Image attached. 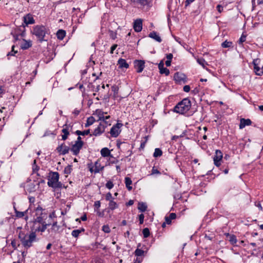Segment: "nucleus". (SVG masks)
<instances>
[{"label":"nucleus","instance_id":"1","mask_svg":"<svg viewBox=\"0 0 263 263\" xmlns=\"http://www.w3.org/2000/svg\"><path fill=\"white\" fill-rule=\"evenodd\" d=\"M18 237L23 246L27 250L32 246V243L37 241L36 235L35 232L29 233L25 231L20 230Z\"/></svg>","mask_w":263,"mask_h":263},{"label":"nucleus","instance_id":"2","mask_svg":"<svg viewBox=\"0 0 263 263\" xmlns=\"http://www.w3.org/2000/svg\"><path fill=\"white\" fill-rule=\"evenodd\" d=\"M32 33L37 39L39 43H41L44 41H47L46 39V35L49 33V29L44 25H36L33 27Z\"/></svg>","mask_w":263,"mask_h":263},{"label":"nucleus","instance_id":"3","mask_svg":"<svg viewBox=\"0 0 263 263\" xmlns=\"http://www.w3.org/2000/svg\"><path fill=\"white\" fill-rule=\"evenodd\" d=\"M191 107L190 100L186 98L179 102L174 108V111L180 114H186Z\"/></svg>","mask_w":263,"mask_h":263},{"label":"nucleus","instance_id":"4","mask_svg":"<svg viewBox=\"0 0 263 263\" xmlns=\"http://www.w3.org/2000/svg\"><path fill=\"white\" fill-rule=\"evenodd\" d=\"M59 174L57 172H50L48 176L47 184L53 189H61L63 184L59 181Z\"/></svg>","mask_w":263,"mask_h":263},{"label":"nucleus","instance_id":"5","mask_svg":"<svg viewBox=\"0 0 263 263\" xmlns=\"http://www.w3.org/2000/svg\"><path fill=\"white\" fill-rule=\"evenodd\" d=\"M43 208L39 205L35 209L36 218L34 219V223H39L40 224H44L45 221L48 218V214L46 213Z\"/></svg>","mask_w":263,"mask_h":263},{"label":"nucleus","instance_id":"6","mask_svg":"<svg viewBox=\"0 0 263 263\" xmlns=\"http://www.w3.org/2000/svg\"><path fill=\"white\" fill-rule=\"evenodd\" d=\"M68 121L63 125V128L62 129V133L63 134L62 135V139L64 141L66 140L68 136L69 135V132L72 130L73 125L71 124H68Z\"/></svg>","mask_w":263,"mask_h":263},{"label":"nucleus","instance_id":"7","mask_svg":"<svg viewBox=\"0 0 263 263\" xmlns=\"http://www.w3.org/2000/svg\"><path fill=\"white\" fill-rule=\"evenodd\" d=\"M122 126V123H117L115 125H114L110 130L111 136L113 137H117L121 132V130L119 129Z\"/></svg>","mask_w":263,"mask_h":263},{"label":"nucleus","instance_id":"8","mask_svg":"<svg viewBox=\"0 0 263 263\" xmlns=\"http://www.w3.org/2000/svg\"><path fill=\"white\" fill-rule=\"evenodd\" d=\"M134 65L136 72L138 73H141L145 67V62L144 60H135L134 61Z\"/></svg>","mask_w":263,"mask_h":263},{"label":"nucleus","instance_id":"9","mask_svg":"<svg viewBox=\"0 0 263 263\" xmlns=\"http://www.w3.org/2000/svg\"><path fill=\"white\" fill-rule=\"evenodd\" d=\"M260 60L259 59H254L253 61L254 70L256 74L261 76L263 74V67L261 68L259 66Z\"/></svg>","mask_w":263,"mask_h":263},{"label":"nucleus","instance_id":"10","mask_svg":"<svg viewBox=\"0 0 263 263\" xmlns=\"http://www.w3.org/2000/svg\"><path fill=\"white\" fill-rule=\"evenodd\" d=\"M222 157L223 154L221 151L220 150H216L215 152V154L213 158L214 164L216 166H220V161L222 160Z\"/></svg>","mask_w":263,"mask_h":263},{"label":"nucleus","instance_id":"11","mask_svg":"<svg viewBox=\"0 0 263 263\" xmlns=\"http://www.w3.org/2000/svg\"><path fill=\"white\" fill-rule=\"evenodd\" d=\"M56 151L60 155H65L69 153L70 148L63 143L56 148Z\"/></svg>","mask_w":263,"mask_h":263},{"label":"nucleus","instance_id":"12","mask_svg":"<svg viewBox=\"0 0 263 263\" xmlns=\"http://www.w3.org/2000/svg\"><path fill=\"white\" fill-rule=\"evenodd\" d=\"M83 144L75 142L74 144L72 145L71 147L70 148V151L72 153L73 155L77 156L79 154L80 150L83 147Z\"/></svg>","mask_w":263,"mask_h":263},{"label":"nucleus","instance_id":"13","mask_svg":"<svg viewBox=\"0 0 263 263\" xmlns=\"http://www.w3.org/2000/svg\"><path fill=\"white\" fill-rule=\"evenodd\" d=\"M133 28L136 32H140L142 29V20L141 19H137L135 21Z\"/></svg>","mask_w":263,"mask_h":263},{"label":"nucleus","instance_id":"14","mask_svg":"<svg viewBox=\"0 0 263 263\" xmlns=\"http://www.w3.org/2000/svg\"><path fill=\"white\" fill-rule=\"evenodd\" d=\"M24 22L26 25L27 26L29 24H33L35 23V20L32 14L28 13L23 17Z\"/></svg>","mask_w":263,"mask_h":263},{"label":"nucleus","instance_id":"15","mask_svg":"<svg viewBox=\"0 0 263 263\" xmlns=\"http://www.w3.org/2000/svg\"><path fill=\"white\" fill-rule=\"evenodd\" d=\"M174 80L178 83H181L182 82H183V83H185L186 82L185 76L183 73L176 72L174 74Z\"/></svg>","mask_w":263,"mask_h":263},{"label":"nucleus","instance_id":"16","mask_svg":"<svg viewBox=\"0 0 263 263\" xmlns=\"http://www.w3.org/2000/svg\"><path fill=\"white\" fill-rule=\"evenodd\" d=\"M105 132L104 127L103 125L102 124H99L98 126L94 130L92 134H90V136H98L101 135Z\"/></svg>","mask_w":263,"mask_h":263},{"label":"nucleus","instance_id":"17","mask_svg":"<svg viewBox=\"0 0 263 263\" xmlns=\"http://www.w3.org/2000/svg\"><path fill=\"white\" fill-rule=\"evenodd\" d=\"M252 123V121L249 119H244L242 118L240 119V124H239V128L242 129L243 128L246 126L250 125Z\"/></svg>","mask_w":263,"mask_h":263},{"label":"nucleus","instance_id":"18","mask_svg":"<svg viewBox=\"0 0 263 263\" xmlns=\"http://www.w3.org/2000/svg\"><path fill=\"white\" fill-rule=\"evenodd\" d=\"M11 34H18V35H20L21 37H24L26 34L25 26H20L19 28L15 29L14 32H12Z\"/></svg>","mask_w":263,"mask_h":263},{"label":"nucleus","instance_id":"19","mask_svg":"<svg viewBox=\"0 0 263 263\" xmlns=\"http://www.w3.org/2000/svg\"><path fill=\"white\" fill-rule=\"evenodd\" d=\"M226 235L227 239L231 245H234L236 244L237 242V238L235 235L233 234H230L229 233H227Z\"/></svg>","mask_w":263,"mask_h":263},{"label":"nucleus","instance_id":"20","mask_svg":"<svg viewBox=\"0 0 263 263\" xmlns=\"http://www.w3.org/2000/svg\"><path fill=\"white\" fill-rule=\"evenodd\" d=\"M101 155L103 157H106L110 156L113 157L112 155L110 153V150L107 147H104L101 150Z\"/></svg>","mask_w":263,"mask_h":263},{"label":"nucleus","instance_id":"21","mask_svg":"<svg viewBox=\"0 0 263 263\" xmlns=\"http://www.w3.org/2000/svg\"><path fill=\"white\" fill-rule=\"evenodd\" d=\"M24 43L21 45V49L26 50L32 46V42L31 41H27L23 39Z\"/></svg>","mask_w":263,"mask_h":263},{"label":"nucleus","instance_id":"22","mask_svg":"<svg viewBox=\"0 0 263 263\" xmlns=\"http://www.w3.org/2000/svg\"><path fill=\"white\" fill-rule=\"evenodd\" d=\"M148 36L151 38L154 39L159 43H161L162 42V40L160 36H159V35L157 34V33L156 31H154L151 32L149 34Z\"/></svg>","mask_w":263,"mask_h":263},{"label":"nucleus","instance_id":"23","mask_svg":"<svg viewBox=\"0 0 263 263\" xmlns=\"http://www.w3.org/2000/svg\"><path fill=\"white\" fill-rule=\"evenodd\" d=\"M118 64L119 65V67L121 68H128L129 67V65L126 62V60L122 58H120L118 60Z\"/></svg>","mask_w":263,"mask_h":263},{"label":"nucleus","instance_id":"24","mask_svg":"<svg viewBox=\"0 0 263 263\" xmlns=\"http://www.w3.org/2000/svg\"><path fill=\"white\" fill-rule=\"evenodd\" d=\"M135 255L137 256L136 259L138 258L140 259V263L142 261V256L144 255V251L141 249L137 248L135 251Z\"/></svg>","mask_w":263,"mask_h":263},{"label":"nucleus","instance_id":"25","mask_svg":"<svg viewBox=\"0 0 263 263\" xmlns=\"http://www.w3.org/2000/svg\"><path fill=\"white\" fill-rule=\"evenodd\" d=\"M176 218V214L174 213H171L169 216L165 217V220L167 224H170L172 222V220Z\"/></svg>","mask_w":263,"mask_h":263},{"label":"nucleus","instance_id":"26","mask_svg":"<svg viewBox=\"0 0 263 263\" xmlns=\"http://www.w3.org/2000/svg\"><path fill=\"white\" fill-rule=\"evenodd\" d=\"M66 31L63 29H59L57 32V37L60 40H62L66 35Z\"/></svg>","mask_w":263,"mask_h":263},{"label":"nucleus","instance_id":"27","mask_svg":"<svg viewBox=\"0 0 263 263\" xmlns=\"http://www.w3.org/2000/svg\"><path fill=\"white\" fill-rule=\"evenodd\" d=\"M53 217H56L54 213L53 212L48 215V218L47 220L45 221V223L47 224V226L51 225Z\"/></svg>","mask_w":263,"mask_h":263},{"label":"nucleus","instance_id":"28","mask_svg":"<svg viewBox=\"0 0 263 263\" xmlns=\"http://www.w3.org/2000/svg\"><path fill=\"white\" fill-rule=\"evenodd\" d=\"M84 231L85 229L84 228L74 230L71 232V235L74 238H77L78 237L80 233H81L82 232H84Z\"/></svg>","mask_w":263,"mask_h":263},{"label":"nucleus","instance_id":"29","mask_svg":"<svg viewBox=\"0 0 263 263\" xmlns=\"http://www.w3.org/2000/svg\"><path fill=\"white\" fill-rule=\"evenodd\" d=\"M125 183L127 190L128 191H131L133 189L132 186H130V185L132 184V181L129 177H126L125 178Z\"/></svg>","mask_w":263,"mask_h":263},{"label":"nucleus","instance_id":"30","mask_svg":"<svg viewBox=\"0 0 263 263\" xmlns=\"http://www.w3.org/2000/svg\"><path fill=\"white\" fill-rule=\"evenodd\" d=\"M147 205L144 202H139L138 205V209L141 212H145L147 209Z\"/></svg>","mask_w":263,"mask_h":263},{"label":"nucleus","instance_id":"31","mask_svg":"<svg viewBox=\"0 0 263 263\" xmlns=\"http://www.w3.org/2000/svg\"><path fill=\"white\" fill-rule=\"evenodd\" d=\"M133 3L140 5L142 6L147 5L149 2L148 0H133Z\"/></svg>","mask_w":263,"mask_h":263},{"label":"nucleus","instance_id":"32","mask_svg":"<svg viewBox=\"0 0 263 263\" xmlns=\"http://www.w3.org/2000/svg\"><path fill=\"white\" fill-rule=\"evenodd\" d=\"M95 122V119L93 117L91 116L87 118L86 123L85 124V127H87L91 125Z\"/></svg>","mask_w":263,"mask_h":263},{"label":"nucleus","instance_id":"33","mask_svg":"<svg viewBox=\"0 0 263 263\" xmlns=\"http://www.w3.org/2000/svg\"><path fill=\"white\" fill-rule=\"evenodd\" d=\"M233 42L231 41H228L227 40H226L224 42H223L221 44V47L222 48H230L233 47Z\"/></svg>","mask_w":263,"mask_h":263},{"label":"nucleus","instance_id":"34","mask_svg":"<svg viewBox=\"0 0 263 263\" xmlns=\"http://www.w3.org/2000/svg\"><path fill=\"white\" fill-rule=\"evenodd\" d=\"M197 63L202 66V67L205 68L206 65H208V63L205 61V60L203 58H198L197 59Z\"/></svg>","mask_w":263,"mask_h":263},{"label":"nucleus","instance_id":"35","mask_svg":"<svg viewBox=\"0 0 263 263\" xmlns=\"http://www.w3.org/2000/svg\"><path fill=\"white\" fill-rule=\"evenodd\" d=\"M95 168L94 170L95 173H98L101 170H103L104 169V166L101 167V165L98 162H96L95 164Z\"/></svg>","mask_w":263,"mask_h":263},{"label":"nucleus","instance_id":"36","mask_svg":"<svg viewBox=\"0 0 263 263\" xmlns=\"http://www.w3.org/2000/svg\"><path fill=\"white\" fill-rule=\"evenodd\" d=\"M75 134L78 136H85L88 135L90 134V129L85 130L84 131L77 130L75 132Z\"/></svg>","mask_w":263,"mask_h":263},{"label":"nucleus","instance_id":"37","mask_svg":"<svg viewBox=\"0 0 263 263\" xmlns=\"http://www.w3.org/2000/svg\"><path fill=\"white\" fill-rule=\"evenodd\" d=\"M162 155V151L159 148H156L155 149V152L153 154L154 157L157 158Z\"/></svg>","mask_w":263,"mask_h":263},{"label":"nucleus","instance_id":"38","mask_svg":"<svg viewBox=\"0 0 263 263\" xmlns=\"http://www.w3.org/2000/svg\"><path fill=\"white\" fill-rule=\"evenodd\" d=\"M108 208L111 210H114L118 208V205L114 200H110L108 204Z\"/></svg>","mask_w":263,"mask_h":263},{"label":"nucleus","instance_id":"39","mask_svg":"<svg viewBox=\"0 0 263 263\" xmlns=\"http://www.w3.org/2000/svg\"><path fill=\"white\" fill-rule=\"evenodd\" d=\"M36 160H34L33 163L32 164V171L33 173H36L37 176H40L39 174L37 173V171L39 170L40 167L36 164Z\"/></svg>","mask_w":263,"mask_h":263},{"label":"nucleus","instance_id":"40","mask_svg":"<svg viewBox=\"0 0 263 263\" xmlns=\"http://www.w3.org/2000/svg\"><path fill=\"white\" fill-rule=\"evenodd\" d=\"M96 114L98 115L99 117V120H102V119H104V114H106V112H104L102 111L101 110L97 109L96 111Z\"/></svg>","mask_w":263,"mask_h":263},{"label":"nucleus","instance_id":"41","mask_svg":"<svg viewBox=\"0 0 263 263\" xmlns=\"http://www.w3.org/2000/svg\"><path fill=\"white\" fill-rule=\"evenodd\" d=\"M27 212V210H26V211L25 212H20V211H17L15 209V216L16 217H17V218H22L23 217H24L25 215V214Z\"/></svg>","mask_w":263,"mask_h":263},{"label":"nucleus","instance_id":"42","mask_svg":"<svg viewBox=\"0 0 263 263\" xmlns=\"http://www.w3.org/2000/svg\"><path fill=\"white\" fill-rule=\"evenodd\" d=\"M51 230L53 231L54 232H57L59 231L60 226L58 225V223L57 221H54L52 223Z\"/></svg>","mask_w":263,"mask_h":263},{"label":"nucleus","instance_id":"43","mask_svg":"<svg viewBox=\"0 0 263 263\" xmlns=\"http://www.w3.org/2000/svg\"><path fill=\"white\" fill-rule=\"evenodd\" d=\"M72 165H68L66 167H65L64 170V173L65 174H70L72 171Z\"/></svg>","mask_w":263,"mask_h":263},{"label":"nucleus","instance_id":"44","mask_svg":"<svg viewBox=\"0 0 263 263\" xmlns=\"http://www.w3.org/2000/svg\"><path fill=\"white\" fill-rule=\"evenodd\" d=\"M42 226H39L36 229V231H37L39 232H44L46 229H47V224L46 223H44V224H41Z\"/></svg>","mask_w":263,"mask_h":263},{"label":"nucleus","instance_id":"45","mask_svg":"<svg viewBox=\"0 0 263 263\" xmlns=\"http://www.w3.org/2000/svg\"><path fill=\"white\" fill-rule=\"evenodd\" d=\"M142 233L144 238H147L150 235L149 230L147 228L143 229Z\"/></svg>","mask_w":263,"mask_h":263},{"label":"nucleus","instance_id":"46","mask_svg":"<svg viewBox=\"0 0 263 263\" xmlns=\"http://www.w3.org/2000/svg\"><path fill=\"white\" fill-rule=\"evenodd\" d=\"M161 74H164L165 76H168L170 74V70L167 68L163 67L159 70Z\"/></svg>","mask_w":263,"mask_h":263},{"label":"nucleus","instance_id":"47","mask_svg":"<svg viewBox=\"0 0 263 263\" xmlns=\"http://www.w3.org/2000/svg\"><path fill=\"white\" fill-rule=\"evenodd\" d=\"M35 185L33 183H31L28 185V188H27V191L29 193L34 192V191H35Z\"/></svg>","mask_w":263,"mask_h":263},{"label":"nucleus","instance_id":"48","mask_svg":"<svg viewBox=\"0 0 263 263\" xmlns=\"http://www.w3.org/2000/svg\"><path fill=\"white\" fill-rule=\"evenodd\" d=\"M102 230L104 232L106 233H109L110 232V228L108 225H104L102 227Z\"/></svg>","mask_w":263,"mask_h":263},{"label":"nucleus","instance_id":"49","mask_svg":"<svg viewBox=\"0 0 263 263\" xmlns=\"http://www.w3.org/2000/svg\"><path fill=\"white\" fill-rule=\"evenodd\" d=\"M246 40V36L242 34L238 41V44L239 45L242 44Z\"/></svg>","mask_w":263,"mask_h":263},{"label":"nucleus","instance_id":"50","mask_svg":"<svg viewBox=\"0 0 263 263\" xmlns=\"http://www.w3.org/2000/svg\"><path fill=\"white\" fill-rule=\"evenodd\" d=\"M109 36L111 39L115 40L117 37V34L116 32L112 30H109Z\"/></svg>","mask_w":263,"mask_h":263},{"label":"nucleus","instance_id":"51","mask_svg":"<svg viewBox=\"0 0 263 263\" xmlns=\"http://www.w3.org/2000/svg\"><path fill=\"white\" fill-rule=\"evenodd\" d=\"M105 199L106 200L109 201L110 200H113V199H114V198L112 197V195L110 192L106 194Z\"/></svg>","mask_w":263,"mask_h":263},{"label":"nucleus","instance_id":"52","mask_svg":"<svg viewBox=\"0 0 263 263\" xmlns=\"http://www.w3.org/2000/svg\"><path fill=\"white\" fill-rule=\"evenodd\" d=\"M139 223L140 224H142L144 222V215L143 214H141L139 215Z\"/></svg>","mask_w":263,"mask_h":263},{"label":"nucleus","instance_id":"53","mask_svg":"<svg viewBox=\"0 0 263 263\" xmlns=\"http://www.w3.org/2000/svg\"><path fill=\"white\" fill-rule=\"evenodd\" d=\"M113 186H114V184H113L112 182L111 181H108L106 183V187L107 188H108V189H112L113 187Z\"/></svg>","mask_w":263,"mask_h":263},{"label":"nucleus","instance_id":"54","mask_svg":"<svg viewBox=\"0 0 263 263\" xmlns=\"http://www.w3.org/2000/svg\"><path fill=\"white\" fill-rule=\"evenodd\" d=\"M11 244L14 249H16L17 247L20 246L19 244H16V241L15 239L11 241Z\"/></svg>","mask_w":263,"mask_h":263},{"label":"nucleus","instance_id":"55","mask_svg":"<svg viewBox=\"0 0 263 263\" xmlns=\"http://www.w3.org/2000/svg\"><path fill=\"white\" fill-rule=\"evenodd\" d=\"M99 124H102L103 125V127H104V130L107 127L108 125H110V124L108 123L107 121H102V120H101V122Z\"/></svg>","mask_w":263,"mask_h":263},{"label":"nucleus","instance_id":"56","mask_svg":"<svg viewBox=\"0 0 263 263\" xmlns=\"http://www.w3.org/2000/svg\"><path fill=\"white\" fill-rule=\"evenodd\" d=\"M99 124H102L103 125V127H104V130L107 127L108 125H110V124L108 123L107 121H102V120H101V122Z\"/></svg>","mask_w":263,"mask_h":263},{"label":"nucleus","instance_id":"57","mask_svg":"<svg viewBox=\"0 0 263 263\" xmlns=\"http://www.w3.org/2000/svg\"><path fill=\"white\" fill-rule=\"evenodd\" d=\"M204 237L206 239H208L209 240H212L214 238V234H211V235H208V234L205 233Z\"/></svg>","mask_w":263,"mask_h":263},{"label":"nucleus","instance_id":"58","mask_svg":"<svg viewBox=\"0 0 263 263\" xmlns=\"http://www.w3.org/2000/svg\"><path fill=\"white\" fill-rule=\"evenodd\" d=\"M160 172L157 170L155 168V167H153L152 170V175L154 174H160Z\"/></svg>","mask_w":263,"mask_h":263},{"label":"nucleus","instance_id":"59","mask_svg":"<svg viewBox=\"0 0 263 263\" xmlns=\"http://www.w3.org/2000/svg\"><path fill=\"white\" fill-rule=\"evenodd\" d=\"M75 142L84 145V142L82 140V138L80 136H78L77 140L75 141Z\"/></svg>","mask_w":263,"mask_h":263},{"label":"nucleus","instance_id":"60","mask_svg":"<svg viewBox=\"0 0 263 263\" xmlns=\"http://www.w3.org/2000/svg\"><path fill=\"white\" fill-rule=\"evenodd\" d=\"M118 45L117 44H114L110 48V53L111 54H112L114 53V50L116 49Z\"/></svg>","mask_w":263,"mask_h":263},{"label":"nucleus","instance_id":"61","mask_svg":"<svg viewBox=\"0 0 263 263\" xmlns=\"http://www.w3.org/2000/svg\"><path fill=\"white\" fill-rule=\"evenodd\" d=\"M101 203L100 201H96L94 203V206L96 209H99L100 207Z\"/></svg>","mask_w":263,"mask_h":263},{"label":"nucleus","instance_id":"62","mask_svg":"<svg viewBox=\"0 0 263 263\" xmlns=\"http://www.w3.org/2000/svg\"><path fill=\"white\" fill-rule=\"evenodd\" d=\"M190 90V86L189 85H185L184 87H183V91L186 92H189Z\"/></svg>","mask_w":263,"mask_h":263},{"label":"nucleus","instance_id":"63","mask_svg":"<svg viewBox=\"0 0 263 263\" xmlns=\"http://www.w3.org/2000/svg\"><path fill=\"white\" fill-rule=\"evenodd\" d=\"M216 8H217V11L219 13H221L223 10V7L220 5H218L216 7Z\"/></svg>","mask_w":263,"mask_h":263},{"label":"nucleus","instance_id":"64","mask_svg":"<svg viewBox=\"0 0 263 263\" xmlns=\"http://www.w3.org/2000/svg\"><path fill=\"white\" fill-rule=\"evenodd\" d=\"M173 57L172 53H168L166 54V58L167 59V60L171 61L172 58Z\"/></svg>","mask_w":263,"mask_h":263}]
</instances>
